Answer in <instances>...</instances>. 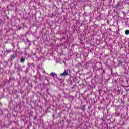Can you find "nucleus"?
Masks as SVG:
<instances>
[{
  "instance_id": "nucleus-1",
  "label": "nucleus",
  "mask_w": 129,
  "mask_h": 129,
  "mask_svg": "<svg viewBox=\"0 0 129 129\" xmlns=\"http://www.w3.org/2000/svg\"><path fill=\"white\" fill-rule=\"evenodd\" d=\"M69 70H66L63 73L60 74V76H66L69 74Z\"/></svg>"
},
{
  "instance_id": "nucleus-2",
  "label": "nucleus",
  "mask_w": 129,
  "mask_h": 129,
  "mask_svg": "<svg viewBox=\"0 0 129 129\" xmlns=\"http://www.w3.org/2000/svg\"><path fill=\"white\" fill-rule=\"evenodd\" d=\"M85 107H86V106L85 105H83L81 107V110H82L83 112H84V111L86 110V109L85 108Z\"/></svg>"
},
{
  "instance_id": "nucleus-3",
  "label": "nucleus",
  "mask_w": 129,
  "mask_h": 129,
  "mask_svg": "<svg viewBox=\"0 0 129 129\" xmlns=\"http://www.w3.org/2000/svg\"><path fill=\"white\" fill-rule=\"evenodd\" d=\"M50 75L52 77H55V76H56V77H57V74L56 73H55V72H51L50 73Z\"/></svg>"
},
{
  "instance_id": "nucleus-4",
  "label": "nucleus",
  "mask_w": 129,
  "mask_h": 129,
  "mask_svg": "<svg viewBox=\"0 0 129 129\" xmlns=\"http://www.w3.org/2000/svg\"><path fill=\"white\" fill-rule=\"evenodd\" d=\"M16 57H17V55L13 54V55H11L10 59L11 60H14L15 59V58H16Z\"/></svg>"
},
{
  "instance_id": "nucleus-5",
  "label": "nucleus",
  "mask_w": 129,
  "mask_h": 129,
  "mask_svg": "<svg viewBox=\"0 0 129 129\" xmlns=\"http://www.w3.org/2000/svg\"><path fill=\"white\" fill-rule=\"evenodd\" d=\"M25 61H26V59L24 58L23 57H21L20 59V62L21 63H25Z\"/></svg>"
},
{
  "instance_id": "nucleus-6",
  "label": "nucleus",
  "mask_w": 129,
  "mask_h": 129,
  "mask_svg": "<svg viewBox=\"0 0 129 129\" xmlns=\"http://www.w3.org/2000/svg\"><path fill=\"white\" fill-rule=\"evenodd\" d=\"M119 7H120V4H119V3H118L116 5L115 8H116L117 9H118V8H119Z\"/></svg>"
},
{
  "instance_id": "nucleus-7",
  "label": "nucleus",
  "mask_w": 129,
  "mask_h": 129,
  "mask_svg": "<svg viewBox=\"0 0 129 129\" xmlns=\"http://www.w3.org/2000/svg\"><path fill=\"white\" fill-rule=\"evenodd\" d=\"M36 67H37V68L38 71H39L40 70V68H41V66H40V65H37V66H36Z\"/></svg>"
},
{
  "instance_id": "nucleus-8",
  "label": "nucleus",
  "mask_w": 129,
  "mask_h": 129,
  "mask_svg": "<svg viewBox=\"0 0 129 129\" xmlns=\"http://www.w3.org/2000/svg\"><path fill=\"white\" fill-rule=\"evenodd\" d=\"M125 33L126 35H129V30H126Z\"/></svg>"
},
{
  "instance_id": "nucleus-9",
  "label": "nucleus",
  "mask_w": 129,
  "mask_h": 129,
  "mask_svg": "<svg viewBox=\"0 0 129 129\" xmlns=\"http://www.w3.org/2000/svg\"><path fill=\"white\" fill-rule=\"evenodd\" d=\"M7 53H11V52H12V50L9 49V50H6Z\"/></svg>"
},
{
  "instance_id": "nucleus-10",
  "label": "nucleus",
  "mask_w": 129,
  "mask_h": 129,
  "mask_svg": "<svg viewBox=\"0 0 129 129\" xmlns=\"http://www.w3.org/2000/svg\"><path fill=\"white\" fill-rule=\"evenodd\" d=\"M31 66H33V67H35V64L34 63H31Z\"/></svg>"
},
{
  "instance_id": "nucleus-11",
  "label": "nucleus",
  "mask_w": 129,
  "mask_h": 129,
  "mask_svg": "<svg viewBox=\"0 0 129 129\" xmlns=\"http://www.w3.org/2000/svg\"><path fill=\"white\" fill-rule=\"evenodd\" d=\"M14 68H15V69H17V66L14 67Z\"/></svg>"
},
{
  "instance_id": "nucleus-12",
  "label": "nucleus",
  "mask_w": 129,
  "mask_h": 129,
  "mask_svg": "<svg viewBox=\"0 0 129 129\" xmlns=\"http://www.w3.org/2000/svg\"><path fill=\"white\" fill-rule=\"evenodd\" d=\"M104 73H105V71L104 70H103Z\"/></svg>"
},
{
  "instance_id": "nucleus-13",
  "label": "nucleus",
  "mask_w": 129,
  "mask_h": 129,
  "mask_svg": "<svg viewBox=\"0 0 129 129\" xmlns=\"http://www.w3.org/2000/svg\"><path fill=\"white\" fill-rule=\"evenodd\" d=\"M44 78L45 79H47V77L45 76Z\"/></svg>"
},
{
  "instance_id": "nucleus-14",
  "label": "nucleus",
  "mask_w": 129,
  "mask_h": 129,
  "mask_svg": "<svg viewBox=\"0 0 129 129\" xmlns=\"http://www.w3.org/2000/svg\"><path fill=\"white\" fill-rule=\"evenodd\" d=\"M25 66H23V68H25Z\"/></svg>"
},
{
  "instance_id": "nucleus-15",
  "label": "nucleus",
  "mask_w": 129,
  "mask_h": 129,
  "mask_svg": "<svg viewBox=\"0 0 129 129\" xmlns=\"http://www.w3.org/2000/svg\"><path fill=\"white\" fill-rule=\"evenodd\" d=\"M26 70H28V68H26Z\"/></svg>"
},
{
  "instance_id": "nucleus-16",
  "label": "nucleus",
  "mask_w": 129,
  "mask_h": 129,
  "mask_svg": "<svg viewBox=\"0 0 129 129\" xmlns=\"http://www.w3.org/2000/svg\"><path fill=\"white\" fill-rule=\"evenodd\" d=\"M53 116L54 117V115H53Z\"/></svg>"
}]
</instances>
